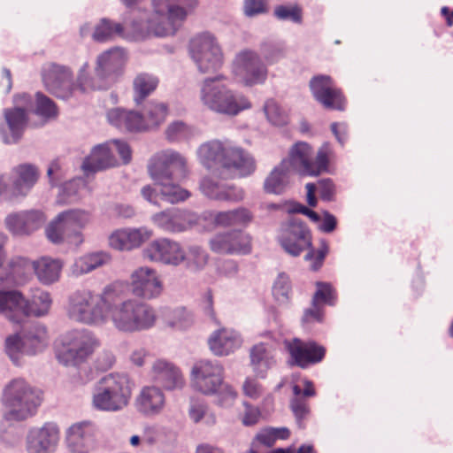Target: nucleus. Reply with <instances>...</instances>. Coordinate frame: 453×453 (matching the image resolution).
Returning a JSON list of instances; mask_svg holds the SVG:
<instances>
[{"label":"nucleus","mask_w":453,"mask_h":453,"mask_svg":"<svg viewBox=\"0 0 453 453\" xmlns=\"http://www.w3.org/2000/svg\"><path fill=\"white\" fill-rule=\"evenodd\" d=\"M198 155L201 163L207 169L215 168V176L221 179L247 177L256 170L253 156L230 141L208 142L200 146Z\"/></svg>","instance_id":"f257e3e1"},{"label":"nucleus","mask_w":453,"mask_h":453,"mask_svg":"<svg viewBox=\"0 0 453 453\" xmlns=\"http://www.w3.org/2000/svg\"><path fill=\"white\" fill-rule=\"evenodd\" d=\"M149 173L159 187L161 198L170 203L185 201L190 193L173 182L186 176V160L178 152L164 150L157 153L149 165Z\"/></svg>","instance_id":"f03ea898"},{"label":"nucleus","mask_w":453,"mask_h":453,"mask_svg":"<svg viewBox=\"0 0 453 453\" xmlns=\"http://www.w3.org/2000/svg\"><path fill=\"white\" fill-rule=\"evenodd\" d=\"M122 284L114 282L104 288L102 294L89 290L77 291L69 299L68 316L87 325H102L107 320L109 303L120 300Z\"/></svg>","instance_id":"7ed1b4c3"},{"label":"nucleus","mask_w":453,"mask_h":453,"mask_svg":"<svg viewBox=\"0 0 453 453\" xmlns=\"http://www.w3.org/2000/svg\"><path fill=\"white\" fill-rule=\"evenodd\" d=\"M196 0H154V12L143 22L134 21L130 32L136 38L146 35L169 36L175 34L187 17V11L179 4L194 7Z\"/></svg>","instance_id":"20e7f679"},{"label":"nucleus","mask_w":453,"mask_h":453,"mask_svg":"<svg viewBox=\"0 0 453 453\" xmlns=\"http://www.w3.org/2000/svg\"><path fill=\"white\" fill-rule=\"evenodd\" d=\"M123 293L122 286L120 300L109 303L107 319L112 322L117 330L124 333L141 332L153 327L157 321L155 309L135 299L123 301Z\"/></svg>","instance_id":"39448f33"},{"label":"nucleus","mask_w":453,"mask_h":453,"mask_svg":"<svg viewBox=\"0 0 453 453\" xmlns=\"http://www.w3.org/2000/svg\"><path fill=\"white\" fill-rule=\"evenodd\" d=\"M224 79L223 75H218L203 81L200 89L203 104L214 112L231 117L250 109L252 104L250 98L223 84L221 81Z\"/></svg>","instance_id":"423d86ee"},{"label":"nucleus","mask_w":453,"mask_h":453,"mask_svg":"<svg viewBox=\"0 0 453 453\" xmlns=\"http://www.w3.org/2000/svg\"><path fill=\"white\" fill-rule=\"evenodd\" d=\"M131 396L129 377L122 373H109L95 384L91 404L96 411L116 412L128 405Z\"/></svg>","instance_id":"0eeeda50"},{"label":"nucleus","mask_w":453,"mask_h":453,"mask_svg":"<svg viewBox=\"0 0 453 453\" xmlns=\"http://www.w3.org/2000/svg\"><path fill=\"white\" fill-rule=\"evenodd\" d=\"M193 388L203 395L219 394L218 404L230 406L237 397L236 391L224 383V368L209 360L196 362L191 371Z\"/></svg>","instance_id":"6e6552de"},{"label":"nucleus","mask_w":453,"mask_h":453,"mask_svg":"<svg viewBox=\"0 0 453 453\" xmlns=\"http://www.w3.org/2000/svg\"><path fill=\"white\" fill-rule=\"evenodd\" d=\"M42 393L23 379H14L4 388L3 403L7 420L19 421L32 416L42 403Z\"/></svg>","instance_id":"1a4fd4ad"},{"label":"nucleus","mask_w":453,"mask_h":453,"mask_svg":"<svg viewBox=\"0 0 453 453\" xmlns=\"http://www.w3.org/2000/svg\"><path fill=\"white\" fill-rule=\"evenodd\" d=\"M88 64L85 63L80 70L77 84H74L69 68L52 64L43 72L42 81L52 95L62 99L69 98L76 90L86 92L100 89L103 87L101 84L88 79Z\"/></svg>","instance_id":"9d476101"},{"label":"nucleus","mask_w":453,"mask_h":453,"mask_svg":"<svg viewBox=\"0 0 453 453\" xmlns=\"http://www.w3.org/2000/svg\"><path fill=\"white\" fill-rule=\"evenodd\" d=\"M91 221L89 211L81 209L67 210L60 212L46 228L48 239L56 244L68 242L79 245L83 242L81 229Z\"/></svg>","instance_id":"9b49d317"},{"label":"nucleus","mask_w":453,"mask_h":453,"mask_svg":"<svg viewBox=\"0 0 453 453\" xmlns=\"http://www.w3.org/2000/svg\"><path fill=\"white\" fill-rule=\"evenodd\" d=\"M313 150L305 142H296L289 150L288 157L284 160L289 162V168L293 167L302 175L318 176L327 172L332 150L328 143H324L317 151L315 157Z\"/></svg>","instance_id":"f8f14e48"},{"label":"nucleus","mask_w":453,"mask_h":453,"mask_svg":"<svg viewBox=\"0 0 453 453\" xmlns=\"http://www.w3.org/2000/svg\"><path fill=\"white\" fill-rule=\"evenodd\" d=\"M99 342L87 330L68 332L62 340L57 357L65 365H79L86 362L98 348Z\"/></svg>","instance_id":"ddd939ff"},{"label":"nucleus","mask_w":453,"mask_h":453,"mask_svg":"<svg viewBox=\"0 0 453 453\" xmlns=\"http://www.w3.org/2000/svg\"><path fill=\"white\" fill-rule=\"evenodd\" d=\"M232 73L237 82L253 87L266 81L268 70L257 52L242 50L233 60Z\"/></svg>","instance_id":"4468645a"},{"label":"nucleus","mask_w":453,"mask_h":453,"mask_svg":"<svg viewBox=\"0 0 453 453\" xmlns=\"http://www.w3.org/2000/svg\"><path fill=\"white\" fill-rule=\"evenodd\" d=\"M277 239L284 251L292 257L300 256L312 245L310 228L297 218H291L280 225Z\"/></svg>","instance_id":"2eb2a0df"},{"label":"nucleus","mask_w":453,"mask_h":453,"mask_svg":"<svg viewBox=\"0 0 453 453\" xmlns=\"http://www.w3.org/2000/svg\"><path fill=\"white\" fill-rule=\"evenodd\" d=\"M190 52L201 73L215 72L223 65L221 49L210 33L195 36L190 42Z\"/></svg>","instance_id":"dca6fc26"},{"label":"nucleus","mask_w":453,"mask_h":453,"mask_svg":"<svg viewBox=\"0 0 453 453\" xmlns=\"http://www.w3.org/2000/svg\"><path fill=\"white\" fill-rule=\"evenodd\" d=\"M284 347L289 355L288 364L301 369L322 362L326 353V348L317 342L303 341L297 337L284 341Z\"/></svg>","instance_id":"f3484780"},{"label":"nucleus","mask_w":453,"mask_h":453,"mask_svg":"<svg viewBox=\"0 0 453 453\" xmlns=\"http://www.w3.org/2000/svg\"><path fill=\"white\" fill-rule=\"evenodd\" d=\"M309 88L314 97L324 108L344 111L347 106V98L333 78L326 74L313 76L309 82Z\"/></svg>","instance_id":"a211bd4d"},{"label":"nucleus","mask_w":453,"mask_h":453,"mask_svg":"<svg viewBox=\"0 0 453 453\" xmlns=\"http://www.w3.org/2000/svg\"><path fill=\"white\" fill-rule=\"evenodd\" d=\"M143 257L151 262L177 266L186 259V252L180 244L168 238L150 242L143 250Z\"/></svg>","instance_id":"6ab92c4d"},{"label":"nucleus","mask_w":453,"mask_h":453,"mask_svg":"<svg viewBox=\"0 0 453 453\" xmlns=\"http://www.w3.org/2000/svg\"><path fill=\"white\" fill-rule=\"evenodd\" d=\"M209 244L211 250L219 254L246 255L252 250L250 235L238 230L218 234Z\"/></svg>","instance_id":"aec40b11"},{"label":"nucleus","mask_w":453,"mask_h":453,"mask_svg":"<svg viewBox=\"0 0 453 453\" xmlns=\"http://www.w3.org/2000/svg\"><path fill=\"white\" fill-rule=\"evenodd\" d=\"M126 61L127 56L123 50L114 48L107 50L97 58L95 68L96 77L88 76V79L101 84L103 87L100 89H102L105 87V80L114 81L122 73Z\"/></svg>","instance_id":"412c9836"},{"label":"nucleus","mask_w":453,"mask_h":453,"mask_svg":"<svg viewBox=\"0 0 453 453\" xmlns=\"http://www.w3.org/2000/svg\"><path fill=\"white\" fill-rule=\"evenodd\" d=\"M132 293L142 299H153L160 296L163 283L156 270L142 266L134 270L130 276Z\"/></svg>","instance_id":"4be33fe9"},{"label":"nucleus","mask_w":453,"mask_h":453,"mask_svg":"<svg viewBox=\"0 0 453 453\" xmlns=\"http://www.w3.org/2000/svg\"><path fill=\"white\" fill-rule=\"evenodd\" d=\"M151 220L165 232L180 233L192 227L196 223V217L188 211L173 208L155 213Z\"/></svg>","instance_id":"5701e85b"},{"label":"nucleus","mask_w":453,"mask_h":453,"mask_svg":"<svg viewBox=\"0 0 453 453\" xmlns=\"http://www.w3.org/2000/svg\"><path fill=\"white\" fill-rule=\"evenodd\" d=\"M96 427L89 421L76 423L67 431L66 443L72 453H89L96 447Z\"/></svg>","instance_id":"b1692460"},{"label":"nucleus","mask_w":453,"mask_h":453,"mask_svg":"<svg viewBox=\"0 0 453 453\" xmlns=\"http://www.w3.org/2000/svg\"><path fill=\"white\" fill-rule=\"evenodd\" d=\"M46 329L40 327L35 334L29 333L22 340L19 334L10 335L5 340V350L8 356L15 360L19 352L24 351L34 355L45 346Z\"/></svg>","instance_id":"393cba45"},{"label":"nucleus","mask_w":453,"mask_h":453,"mask_svg":"<svg viewBox=\"0 0 453 453\" xmlns=\"http://www.w3.org/2000/svg\"><path fill=\"white\" fill-rule=\"evenodd\" d=\"M59 441V429L52 423L33 429L27 436L28 453H53Z\"/></svg>","instance_id":"a878e982"},{"label":"nucleus","mask_w":453,"mask_h":453,"mask_svg":"<svg viewBox=\"0 0 453 453\" xmlns=\"http://www.w3.org/2000/svg\"><path fill=\"white\" fill-rule=\"evenodd\" d=\"M45 219L42 211L31 210L8 215L5 219V224L13 234L24 235L42 227Z\"/></svg>","instance_id":"bb28decb"},{"label":"nucleus","mask_w":453,"mask_h":453,"mask_svg":"<svg viewBox=\"0 0 453 453\" xmlns=\"http://www.w3.org/2000/svg\"><path fill=\"white\" fill-rule=\"evenodd\" d=\"M153 233L147 227L121 228L109 236V244L118 250H131L148 241Z\"/></svg>","instance_id":"cd10ccee"},{"label":"nucleus","mask_w":453,"mask_h":453,"mask_svg":"<svg viewBox=\"0 0 453 453\" xmlns=\"http://www.w3.org/2000/svg\"><path fill=\"white\" fill-rule=\"evenodd\" d=\"M151 378L166 390L181 388L185 383L180 370L164 359L155 361L151 368Z\"/></svg>","instance_id":"c85d7f7f"},{"label":"nucleus","mask_w":453,"mask_h":453,"mask_svg":"<svg viewBox=\"0 0 453 453\" xmlns=\"http://www.w3.org/2000/svg\"><path fill=\"white\" fill-rule=\"evenodd\" d=\"M303 389L299 385L292 387L294 396L290 400L289 407L292 411L299 427H303V420L306 419L311 412V408L307 397L316 395V389L311 380H303Z\"/></svg>","instance_id":"c756f323"},{"label":"nucleus","mask_w":453,"mask_h":453,"mask_svg":"<svg viewBox=\"0 0 453 453\" xmlns=\"http://www.w3.org/2000/svg\"><path fill=\"white\" fill-rule=\"evenodd\" d=\"M165 404V396L163 391L155 386L143 387L135 398L137 411L145 416L159 414Z\"/></svg>","instance_id":"7c9ffc66"},{"label":"nucleus","mask_w":453,"mask_h":453,"mask_svg":"<svg viewBox=\"0 0 453 453\" xmlns=\"http://www.w3.org/2000/svg\"><path fill=\"white\" fill-rule=\"evenodd\" d=\"M13 180L11 188L12 196H26L37 182L40 172L31 164H21L12 170Z\"/></svg>","instance_id":"2f4dec72"},{"label":"nucleus","mask_w":453,"mask_h":453,"mask_svg":"<svg viewBox=\"0 0 453 453\" xmlns=\"http://www.w3.org/2000/svg\"><path fill=\"white\" fill-rule=\"evenodd\" d=\"M242 341L239 334L227 327L215 330L208 339L210 349L216 356H227L239 349Z\"/></svg>","instance_id":"473e14b6"},{"label":"nucleus","mask_w":453,"mask_h":453,"mask_svg":"<svg viewBox=\"0 0 453 453\" xmlns=\"http://www.w3.org/2000/svg\"><path fill=\"white\" fill-rule=\"evenodd\" d=\"M107 119L110 124L127 132L144 131L143 115L132 110L114 108L108 111Z\"/></svg>","instance_id":"72a5a7b5"},{"label":"nucleus","mask_w":453,"mask_h":453,"mask_svg":"<svg viewBox=\"0 0 453 453\" xmlns=\"http://www.w3.org/2000/svg\"><path fill=\"white\" fill-rule=\"evenodd\" d=\"M200 188L206 196L214 200L238 202L244 196L242 189L235 186L219 184L208 177L202 180Z\"/></svg>","instance_id":"f704fd0d"},{"label":"nucleus","mask_w":453,"mask_h":453,"mask_svg":"<svg viewBox=\"0 0 453 453\" xmlns=\"http://www.w3.org/2000/svg\"><path fill=\"white\" fill-rule=\"evenodd\" d=\"M24 296L18 290H0V313L12 323L20 325Z\"/></svg>","instance_id":"c9c22d12"},{"label":"nucleus","mask_w":453,"mask_h":453,"mask_svg":"<svg viewBox=\"0 0 453 453\" xmlns=\"http://www.w3.org/2000/svg\"><path fill=\"white\" fill-rule=\"evenodd\" d=\"M116 165V159L107 145H98L90 155L85 158L82 169L88 174Z\"/></svg>","instance_id":"e433bc0d"},{"label":"nucleus","mask_w":453,"mask_h":453,"mask_svg":"<svg viewBox=\"0 0 453 453\" xmlns=\"http://www.w3.org/2000/svg\"><path fill=\"white\" fill-rule=\"evenodd\" d=\"M250 357L256 376L261 379L265 378L267 371L275 363L271 349L265 343H257L251 348Z\"/></svg>","instance_id":"4c0bfd02"},{"label":"nucleus","mask_w":453,"mask_h":453,"mask_svg":"<svg viewBox=\"0 0 453 453\" xmlns=\"http://www.w3.org/2000/svg\"><path fill=\"white\" fill-rule=\"evenodd\" d=\"M51 305V299L50 294L44 291H39L34 295L32 300H27L24 297L22 304V311H20V325L29 316L40 317L48 313Z\"/></svg>","instance_id":"58836bf2"},{"label":"nucleus","mask_w":453,"mask_h":453,"mask_svg":"<svg viewBox=\"0 0 453 453\" xmlns=\"http://www.w3.org/2000/svg\"><path fill=\"white\" fill-rule=\"evenodd\" d=\"M159 80L148 73H138L132 83L133 100L136 105L142 104L157 88Z\"/></svg>","instance_id":"ea45409f"},{"label":"nucleus","mask_w":453,"mask_h":453,"mask_svg":"<svg viewBox=\"0 0 453 453\" xmlns=\"http://www.w3.org/2000/svg\"><path fill=\"white\" fill-rule=\"evenodd\" d=\"M289 171V162L282 160L265 180V191L270 194H281L288 184Z\"/></svg>","instance_id":"a19ab883"},{"label":"nucleus","mask_w":453,"mask_h":453,"mask_svg":"<svg viewBox=\"0 0 453 453\" xmlns=\"http://www.w3.org/2000/svg\"><path fill=\"white\" fill-rule=\"evenodd\" d=\"M4 118L12 133V137H4L5 143L17 142L26 127L27 117L24 109L16 107L13 109H6L4 111Z\"/></svg>","instance_id":"79ce46f5"},{"label":"nucleus","mask_w":453,"mask_h":453,"mask_svg":"<svg viewBox=\"0 0 453 453\" xmlns=\"http://www.w3.org/2000/svg\"><path fill=\"white\" fill-rule=\"evenodd\" d=\"M34 268L41 282L50 284L58 280L62 263L58 259L42 257L34 263Z\"/></svg>","instance_id":"37998d69"},{"label":"nucleus","mask_w":453,"mask_h":453,"mask_svg":"<svg viewBox=\"0 0 453 453\" xmlns=\"http://www.w3.org/2000/svg\"><path fill=\"white\" fill-rule=\"evenodd\" d=\"M111 257L105 252H95L84 255L75 260L73 273L79 275L88 273L96 268L107 264Z\"/></svg>","instance_id":"c03bdc74"},{"label":"nucleus","mask_w":453,"mask_h":453,"mask_svg":"<svg viewBox=\"0 0 453 453\" xmlns=\"http://www.w3.org/2000/svg\"><path fill=\"white\" fill-rule=\"evenodd\" d=\"M252 219V215L248 209L238 208L227 211L218 212L214 217L217 225L222 226H245Z\"/></svg>","instance_id":"a18cd8bd"},{"label":"nucleus","mask_w":453,"mask_h":453,"mask_svg":"<svg viewBox=\"0 0 453 453\" xmlns=\"http://www.w3.org/2000/svg\"><path fill=\"white\" fill-rule=\"evenodd\" d=\"M168 114L166 104L159 102H150L145 108L143 121L144 131L153 129L165 122Z\"/></svg>","instance_id":"49530a36"},{"label":"nucleus","mask_w":453,"mask_h":453,"mask_svg":"<svg viewBox=\"0 0 453 453\" xmlns=\"http://www.w3.org/2000/svg\"><path fill=\"white\" fill-rule=\"evenodd\" d=\"M115 36L126 37L125 27L122 24L108 19H102L93 33V39L100 42L111 40Z\"/></svg>","instance_id":"de8ad7c7"},{"label":"nucleus","mask_w":453,"mask_h":453,"mask_svg":"<svg viewBox=\"0 0 453 453\" xmlns=\"http://www.w3.org/2000/svg\"><path fill=\"white\" fill-rule=\"evenodd\" d=\"M190 418L198 423L204 419V423L208 426H212L216 423V416L214 413L210 412L205 402L192 400L188 410Z\"/></svg>","instance_id":"09e8293b"},{"label":"nucleus","mask_w":453,"mask_h":453,"mask_svg":"<svg viewBox=\"0 0 453 453\" xmlns=\"http://www.w3.org/2000/svg\"><path fill=\"white\" fill-rule=\"evenodd\" d=\"M317 290L313 295L311 304L334 305L336 303V291L328 282H316Z\"/></svg>","instance_id":"8fccbe9b"},{"label":"nucleus","mask_w":453,"mask_h":453,"mask_svg":"<svg viewBox=\"0 0 453 453\" xmlns=\"http://www.w3.org/2000/svg\"><path fill=\"white\" fill-rule=\"evenodd\" d=\"M273 295L280 304H288L290 301L291 283L286 273H280L273 287Z\"/></svg>","instance_id":"3c124183"},{"label":"nucleus","mask_w":453,"mask_h":453,"mask_svg":"<svg viewBox=\"0 0 453 453\" xmlns=\"http://www.w3.org/2000/svg\"><path fill=\"white\" fill-rule=\"evenodd\" d=\"M165 321L167 326L177 329H185L188 327L193 319L191 314L185 308H179L165 314Z\"/></svg>","instance_id":"603ef678"},{"label":"nucleus","mask_w":453,"mask_h":453,"mask_svg":"<svg viewBox=\"0 0 453 453\" xmlns=\"http://www.w3.org/2000/svg\"><path fill=\"white\" fill-rule=\"evenodd\" d=\"M187 265L192 270H202L209 262V254L199 246H191L186 254Z\"/></svg>","instance_id":"864d4df0"},{"label":"nucleus","mask_w":453,"mask_h":453,"mask_svg":"<svg viewBox=\"0 0 453 453\" xmlns=\"http://www.w3.org/2000/svg\"><path fill=\"white\" fill-rule=\"evenodd\" d=\"M264 111L267 119L275 126H284L288 123V117L287 113L273 99L265 102Z\"/></svg>","instance_id":"5fc2aeb1"},{"label":"nucleus","mask_w":453,"mask_h":453,"mask_svg":"<svg viewBox=\"0 0 453 453\" xmlns=\"http://www.w3.org/2000/svg\"><path fill=\"white\" fill-rule=\"evenodd\" d=\"M35 112L45 119H50L57 117L58 108L50 98L38 92L36 93Z\"/></svg>","instance_id":"6e6d98bb"},{"label":"nucleus","mask_w":453,"mask_h":453,"mask_svg":"<svg viewBox=\"0 0 453 453\" xmlns=\"http://www.w3.org/2000/svg\"><path fill=\"white\" fill-rule=\"evenodd\" d=\"M274 14L279 19L291 20L295 23L302 22L303 11L297 4L279 5L275 8Z\"/></svg>","instance_id":"4d7b16f0"},{"label":"nucleus","mask_w":453,"mask_h":453,"mask_svg":"<svg viewBox=\"0 0 453 453\" xmlns=\"http://www.w3.org/2000/svg\"><path fill=\"white\" fill-rule=\"evenodd\" d=\"M242 394L251 399L257 400L264 395V386L254 377H247L242 386Z\"/></svg>","instance_id":"13d9d810"},{"label":"nucleus","mask_w":453,"mask_h":453,"mask_svg":"<svg viewBox=\"0 0 453 453\" xmlns=\"http://www.w3.org/2000/svg\"><path fill=\"white\" fill-rule=\"evenodd\" d=\"M309 250H310L305 255L304 258L307 261H311V269L313 271H317L322 266L325 257L329 251V247L325 241H322L319 250H311V248Z\"/></svg>","instance_id":"bf43d9fd"},{"label":"nucleus","mask_w":453,"mask_h":453,"mask_svg":"<svg viewBox=\"0 0 453 453\" xmlns=\"http://www.w3.org/2000/svg\"><path fill=\"white\" fill-rule=\"evenodd\" d=\"M242 405L244 407V411L241 415L242 425L245 426L256 425L261 418L260 409L246 401L242 403Z\"/></svg>","instance_id":"052dcab7"},{"label":"nucleus","mask_w":453,"mask_h":453,"mask_svg":"<svg viewBox=\"0 0 453 453\" xmlns=\"http://www.w3.org/2000/svg\"><path fill=\"white\" fill-rule=\"evenodd\" d=\"M165 134L169 141H179L186 138L189 134V129L185 123L175 121L168 126Z\"/></svg>","instance_id":"680f3d73"},{"label":"nucleus","mask_w":453,"mask_h":453,"mask_svg":"<svg viewBox=\"0 0 453 453\" xmlns=\"http://www.w3.org/2000/svg\"><path fill=\"white\" fill-rule=\"evenodd\" d=\"M317 189L323 201H333L336 194V188L331 179H322L318 181Z\"/></svg>","instance_id":"e2e57ef3"},{"label":"nucleus","mask_w":453,"mask_h":453,"mask_svg":"<svg viewBox=\"0 0 453 453\" xmlns=\"http://www.w3.org/2000/svg\"><path fill=\"white\" fill-rule=\"evenodd\" d=\"M22 259L19 258L17 261L12 260L8 264V268H4L6 271L4 274H0V280L4 283L13 284L16 283V275L20 273Z\"/></svg>","instance_id":"0e129e2a"},{"label":"nucleus","mask_w":453,"mask_h":453,"mask_svg":"<svg viewBox=\"0 0 453 453\" xmlns=\"http://www.w3.org/2000/svg\"><path fill=\"white\" fill-rule=\"evenodd\" d=\"M159 430L155 426H147L143 428V449L148 451L151 447L157 443L159 439Z\"/></svg>","instance_id":"69168bd1"},{"label":"nucleus","mask_w":453,"mask_h":453,"mask_svg":"<svg viewBox=\"0 0 453 453\" xmlns=\"http://www.w3.org/2000/svg\"><path fill=\"white\" fill-rule=\"evenodd\" d=\"M324 311L321 305L312 304L311 308L306 309L303 312L302 322L303 324H311L314 322H322Z\"/></svg>","instance_id":"338daca9"},{"label":"nucleus","mask_w":453,"mask_h":453,"mask_svg":"<svg viewBox=\"0 0 453 453\" xmlns=\"http://www.w3.org/2000/svg\"><path fill=\"white\" fill-rule=\"evenodd\" d=\"M265 9V0H244V12L247 16L263 13Z\"/></svg>","instance_id":"774afa93"}]
</instances>
